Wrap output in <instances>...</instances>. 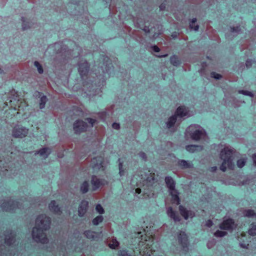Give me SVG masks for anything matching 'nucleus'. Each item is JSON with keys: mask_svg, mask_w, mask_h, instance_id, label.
I'll return each instance as SVG.
<instances>
[{"mask_svg": "<svg viewBox=\"0 0 256 256\" xmlns=\"http://www.w3.org/2000/svg\"><path fill=\"white\" fill-rule=\"evenodd\" d=\"M112 126L114 129L118 130L120 128L119 124L114 122L112 124Z\"/></svg>", "mask_w": 256, "mask_h": 256, "instance_id": "864d4df0", "label": "nucleus"}, {"mask_svg": "<svg viewBox=\"0 0 256 256\" xmlns=\"http://www.w3.org/2000/svg\"><path fill=\"white\" fill-rule=\"evenodd\" d=\"M96 210L100 214H102L104 212V210L102 206L100 204H98L96 206Z\"/></svg>", "mask_w": 256, "mask_h": 256, "instance_id": "79ce46f5", "label": "nucleus"}, {"mask_svg": "<svg viewBox=\"0 0 256 256\" xmlns=\"http://www.w3.org/2000/svg\"><path fill=\"white\" fill-rule=\"evenodd\" d=\"M34 66L37 68L39 74H42L44 72L43 68L40 63L38 61L34 62Z\"/></svg>", "mask_w": 256, "mask_h": 256, "instance_id": "4c0bfd02", "label": "nucleus"}, {"mask_svg": "<svg viewBox=\"0 0 256 256\" xmlns=\"http://www.w3.org/2000/svg\"><path fill=\"white\" fill-rule=\"evenodd\" d=\"M204 134L202 130H196L191 134V138L193 140L198 141L200 140L202 136Z\"/></svg>", "mask_w": 256, "mask_h": 256, "instance_id": "b1692460", "label": "nucleus"}, {"mask_svg": "<svg viewBox=\"0 0 256 256\" xmlns=\"http://www.w3.org/2000/svg\"><path fill=\"white\" fill-rule=\"evenodd\" d=\"M249 246L248 243L247 242H242L240 243V246L242 248H248V246Z\"/></svg>", "mask_w": 256, "mask_h": 256, "instance_id": "09e8293b", "label": "nucleus"}, {"mask_svg": "<svg viewBox=\"0 0 256 256\" xmlns=\"http://www.w3.org/2000/svg\"><path fill=\"white\" fill-rule=\"evenodd\" d=\"M218 169V168L216 166H211L209 168V170L212 172H214L216 170Z\"/></svg>", "mask_w": 256, "mask_h": 256, "instance_id": "6e6d98bb", "label": "nucleus"}, {"mask_svg": "<svg viewBox=\"0 0 256 256\" xmlns=\"http://www.w3.org/2000/svg\"><path fill=\"white\" fill-rule=\"evenodd\" d=\"M141 192H142V190L140 188H137L136 189V192L138 194H140Z\"/></svg>", "mask_w": 256, "mask_h": 256, "instance_id": "bf43d9fd", "label": "nucleus"}, {"mask_svg": "<svg viewBox=\"0 0 256 256\" xmlns=\"http://www.w3.org/2000/svg\"><path fill=\"white\" fill-rule=\"evenodd\" d=\"M104 218L102 216H98L92 220V224L94 226L98 225L100 222H102Z\"/></svg>", "mask_w": 256, "mask_h": 256, "instance_id": "c9c22d12", "label": "nucleus"}, {"mask_svg": "<svg viewBox=\"0 0 256 256\" xmlns=\"http://www.w3.org/2000/svg\"><path fill=\"white\" fill-rule=\"evenodd\" d=\"M92 168L96 170H104L103 163L101 158H94L92 161Z\"/></svg>", "mask_w": 256, "mask_h": 256, "instance_id": "6ab92c4d", "label": "nucleus"}, {"mask_svg": "<svg viewBox=\"0 0 256 256\" xmlns=\"http://www.w3.org/2000/svg\"><path fill=\"white\" fill-rule=\"evenodd\" d=\"M170 62L174 66H178L180 64V61L177 56L174 54L170 57Z\"/></svg>", "mask_w": 256, "mask_h": 256, "instance_id": "bb28decb", "label": "nucleus"}, {"mask_svg": "<svg viewBox=\"0 0 256 256\" xmlns=\"http://www.w3.org/2000/svg\"><path fill=\"white\" fill-rule=\"evenodd\" d=\"M91 184L92 186V190H96L98 188L107 184L108 182L104 179L99 178L96 176H92Z\"/></svg>", "mask_w": 256, "mask_h": 256, "instance_id": "9d476101", "label": "nucleus"}, {"mask_svg": "<svg viewBox=\"0 0 256 256\" xmlns=\"http://www.w3.org/2000/svg\"><path fill=\"white\" fill-rule=\"evenodd\" d=\"M88 126V125L87 123L80 120H76L72 126L74 132L76 134H80L86 132Z\"/></svg>", "mask_w": 256, "mask_h": 256, "instance_id": "0eeeda50", "label": "nucleus"}, {"mask_svg": "<svg viewBox=\"0 0 256 256\" xmlns=\"http://www.w3.org/2000/svg\"><path fill=\"white\" fill-rule=\"evenodd\" d=\"M86 120L90 124V126L92 127L94 126V122H96V120L95 119L88 118H86Z\"/></svg>", "mask_w": 256, "mask_h": 256, "instance_id": "a18cd8bd", "label": "nucleus"}, {"mask_svg": "<svg viewBox=\"0 0 256 256\" xmlns=\"http://www.w3.org/2000/svg\"><path fill=\"white\" fill-rule=\"evenodd\" d=\"M22 29L23 30H26L31 28L30 24L28 22H26L24 17L22 18Z\"/></svg>", "mask_w": 256, "mask_h": 256, "instance_id": "f704fd0d", "label": "nucleus"}, {"mask_svg": "<svg viewBox=\"0 0 256 256\" xmlns=\"http://www.w3.org/2000/svg\"><path fill=\"white\" fill-rule=\"evenodd\" d=\"M2 208L6 211L13 210L18 208V202L16 200H10L4 202L2 204Z\"/></svg>", "mask_w": 256, "mask_h": 256, "instance_id": "f8f14e48", "label": "nucleus"}, {"mask_svg": "<svg viewBox=\"0 0 256 256\" xmlns=\"http://www.w3.org/2000/svg\"><path fill=\"white\" fill-rule=\"evenodd\" d=\"M232 156V149L228 148V147H224V150H222L220 152V158L227 161L228 167L230 169H232L234 166Z\"/></svg>", "mask_w": 256, "mask_h": 256, "instance_id": "39448f33", "label": "nucleus"}, {"mask_svg": "<svg viewBox=\"0 0 256 256\" xmlns=\"http://www.w3.org/2000/svg\"><path fill=\"white\" fill-rule=\"evenodd\" d=\"M141 30L145 32L146 34H150L152 28H150V24L148 23V26L146 25V22L144 24H139Z\"/></svg>", "mask_w": 256, "mask_h": 256, "instance_id": "7c9ffc66", "label": "nucleus"}, {"mask_svg": "<svg viewBox=\"0 0 256 256\" xmlns=\"http://www.w3.org/2000/svg\"><path fill=\"white\" fill-rule=\"evenodd\" d=\"M51 152V150L50 148H44L36 151L35 154H38L40 156L43 157L44 158H46L48 157Z\"/></svg>", "mask_w": 256, "mask_h": 256, "instance_id": "412c9836", "label": "nucleus"}, {"mask_svg": "<svg viewBox=\"0 0 256 256\" xmlns=\"http://www.w3.org/2000/svg\"><path fill=\"white\" fill-rule=\"evenodd\" d=\"M78 72L80 76L83 78L84 76H86L89 71L90 65L86 60H82L78 64Z\"/></svg>", "mask_w": 256, "mask_h": 256, "instance_id": "9b49d317", "label": "nucleus"}, {"mask_svg": "<svg viewBox=\"0 0 256 256\" xmlns=\"http://www.w3.org/2000/svg\"><path fill=\"white\" fill-rule=\"evenodd\" d=\"M2 170V172H4V173H5V172H5V171H8V170L6 168H4V170Z\"/></svg>", "mask_w": 256, "mask_h": 256, "instance_id": "e2e57ef3", "label": "nucleus"}, {"mask_svg": "<svg viewBox=\"0 0 256 256\" xmlns=\"http://www.w3.org/2000/svg\"><path fill=\"white\" fill-rule=\"evenodd\" d=\"M48 208L51 212L56 214H60L62 213L60 208L55 200L51 201L48 205Z\"/></svg>", "mask_w": 256, "mask_h": 256, "instance_id": "f3484780", "label": "nucleus"}, {"mask_svg": "<svg viewBox=\"0 0 256 256\" xmlns=\"http://www.w3.org/2000/svg\"><path fill=\"white\" fill-rule=\"evenodd\" d=\"M122 164L121 162H120L119 164V170H120V176H122L124 172L122 170Z\"/></svg>", "mask_w": 256, "mask_h": 256, "instance_id": "5fc2aeb1", "label": "nucleus"}, {"mask_svg": "<svg viewBox=\"0 0 256 256\" xmlns=\"http://www.w3.org/2000/svg\"><path fill=\"white\" fill-rule=\"evenodd\" d=\"M244 216L248 218L256 217V213L254 210L248 209L245 210Z\"/></svg>", "mask_w": 256, "mask_h": 256, "instance_id": "72a5a7b5", "label": "nucleus"}, {"mask_svg": "<svg viewBox=\"0 0 256 256\" xmlns=\"http://www.w3.org/2000/svg\"><path fill=\"white\" fill-rule=\"evenodd\" d=\"M205 225L208 227H211L213 225V222L212 220L210 219L206 220Z\"/></svg>", "mask_w": 256, "mask_h": 256, "instance_id": "de8ad7c7", "label": "nucleus"}, {"mask_svg": "<svg viewBox=\"0 0 256 256\" xmlns=\"http://www.w3.org/2000/svg\"><path fill=\"white\" fill-rule=\"evenodd\" d=\"M165 182L170 192H176V182L172 176H166L165 178Z\"/></svg>", "mask_w": 256, "mask_h": 256, "instance_id": "a211bd4d", "label": "nucleus"}, {"mask_svg": "<svg viewBox=\"0 0 256 256\" xmlns=\"http://www.w3.org/2000/svg\"><path fill=\"white\" fill-rule=\"evenodd\" d=\"M170 194L172 198V202L176 203V204H179L180 200L178 197V191L177 190H176V192L170 191Z\"/></svg>", "mask_w": 256, "mask_h": 256, "instance_id": "5701e85b", "label": "nucleus"}, {"mask_svg": "<svg viewBox=\"0 0 256 256\" xmlns=\"http://www.w3.org/2000/svg\"><path fill=\"white\" fill-rule=\"evenodd\" d=\"M119 256H128V253L126 250H120L119 252Z\"/></svg>", "mask_w": 256, "mask_h": 256, "instance_id": "8fccbe9b", "label": "nucleus"}, {"mask_svg": "<svg viewBox=\"0 0 256 256\" xmlns=\"http://www.w3.org/2000/svg\"><path fill=\"white\" fill-rule=\"evenodd\" d=\"M152 50L156 52H158L160 51V49L157 46H154L152 47Z\"/></svg>", "mask_w": 256, "mask_h": 256, "instance_id": "603ef678", "label": "nucleus"}, {"mask_svg": "<svg viewBox=\"0 0 256 256\" xmlns=\"http://www.w3.org/2000/svg\"><path fill=\"white\" fill-rule=\"evenodd\" d=\"M88 202L83 200L80 203L78 208V215L80 217H82L88 210Z\"/></svg>", "mask_w": 256, "mask_h": 256, "instance_id": "4468645a", "label": "nucleus"}, {"mask_svg": "<svg viewBox=\"0 0 256 256\" xmlns=\"http://www.w3.org/2000/svg\"><path fill=\"white\" fill-rule=\"evenodd\" d=\"M166 214L168 216L171 218L173 219L174 222H178L180 218L177 212L174 210L172 206L168 207L167 209Z\"/></svg>", "mask_w": 256, "mask_h": 256, "instance_id": "dca6fc26", "label": "nucleus"}, {"mask_svg": "<svg viewBox=\"0 0 256 256\" xmlns=\"http://www.w3.org/2000/svg\"><path fill=\"white\" fill-rule=\"evenodd\" d=\"M178 210L180 214L186 220H188L190 214H191V212L190 210H188L186 208L182 205L178 206Z\"/></svg>", "mask_w": 256, "mask_h": 256, "instance_id": "4be33fe9", "label": "nucleus"}, {"mask_svg": "<svg viewBox=\"0 0 256 256\" xmlns=\"http://www.w3.org/2000/svg\"><path fill=\"white\" fill-rule=\"evenodd\" d=\"M129 256H131L130 254H129Z\"/></svg>", "mask_w": 256, "mask_h": 256, "instance_id": "0e129e2a", "label": "nucleus"}, {"mask_svg": "<svg viewBox=\"0 0 256 256\" xmlns=\"http://www.w3.org/2000/svg\"><path fill=\"white\" fill-rule=\"evenodd\" d=\"M108 246L112 249H116L119 246V242L116 238H113L108 244Z\"/></svg>", "mask_w": 256, "mask_h": 256, "instance_id": "cd10ccee", "label": "nucleus"}, {"mask_svg": "<svg viewBox=\"0 0 256 256\" xmlns=\"http://www.w3.org/2000/svg\"><path fill=\"white\" fill-rule=\"evenodd\" d=\"M192 163L184 160H178V166L182 168H187L192 166Z\"/></svg>", "mask_w": 256, "mask_h": 256, "instance_id": "393cba45", "label": "nucleus"}, {"mask_svg": "<svg viewBox=\"0 0 256 256\" xmlns=\"http://www.w3.org/2000/svg\"><path fill=\"white\" fill-rule=\"evenodd\" d=\"M48 101V98L46 96L43 95L40 98V108L42 109L45 107V104Z\"/></svg>", "mask_w": 256, "mask_h": 256, "instance_id": "473e14b6", "label": "nucleus"}, {"mask_svg": "<svg viewBox=\"0 0 256 256\" xmlns=\"http://www.w3.org/2000/svg\"><path fill=\"white\" fill-rule=\"evenodd\" d=\"M159 58H164V57H166L168 56V54H161V55H158L157 56Z\"/></svg>", "mask_w": 256, "mask_h": 256, "instance_id": "13d9d810", "label": "nucleus"}, {"mask_svg": "<svg viewBox=\"0 0 256 256\" xmlns=\"http://www.w3.org/2000/svg\"><path fill=\"white\" fill-rule=\"evenodd\" d=\"M178 242L181 246L183 248H188V242L186 234L184 232L180 231L178 236Z\"/></svg>", "mask_w": 256, "mask_h": 256, "instance_id": "ddd939ff", "label": "nucleus"}, {"mask_svg": "<svg viewBox=\"0 0 256 256\" xmlns=\"http://www.w3.org/2000/svg\"><path fill=\"white\" fill-rule=\"evenodd\" d=\"M197 148H201V146L196 144H188L186 146V149L188 152H194L196 150Z\"/></svg>", "mask_w": 256, "mask_h": 256, "instance_id": "c85d7f7f", "label": "nucleus"}, {"mask_svg": "<svg viewBox=\"0 0 256 256\" xmlns=\"http://www.w3.org/2000/svg\"><path fill=\"white\" fill-rule=\"evenodd\" d=\"M54 48L56 54V58L60 60L68 58L71 54L70 50H68L66 45L59 43L55 44Z\"/></svg>", "mask_w": 256, "mask_h": 256, "instance_id": "7ed1b4c3", "label": "nucleus"}, {"mask_svg": "<svg viewBox=\"0 0 256 256\" xmlns=\"http://www.w3.org/2000/svg\"><path fill=\"white\" fill-rule=\"evenodd\" d=\"M100 233H98L90 230H86L84 232V236L88 239L92 240H98L100 238Z\"/></svg>", "mask_w": 256, "mask_h": 256, "instance_id": "2eb2a0df", "label": "nucleus"}, {"mask_svg": "<svg viewBox=\"0 0 256 256\" xmlns=\"http://www.w3.org/2000/svg\"><path fill=\"white\" fill-rule=\"evenodd\" d=\"M46 230L38 228V227H34L32 232L34 240L43 244H47L48 242V240L46 233Z\"/></svg>", "mask_w": 256, "mask_h": 256, "instance_id": "f03ea898", "label": "nucleus"}, {"mask_svg": "<svg viewBox=\"0 0 256 256\" xmlns=\"http://www.w3.org/2000/svg\"><path fill=\"white\" fill-rule=\"evenodd\" d=\"M252 60H247L246 62V66L248 68H249L252 67Z\"/></svg>", "mask_w": 256, "mask_h": 256, "instance_id": "49530a36", "label": "nucleus"}, {"mask_svg": "<svg viewBox=\"0 0 256 256\" xmlns=\"http://www.w3.org/2000/svg\"><path fill=\"white\" fill-rule=\"evenodd\" d=\"M177 118L176 116L173 115L169 118L168 122H166V126L168 128H171L172 127L176 121Z\"/></svg>", "mask_w": 256, "mask_h": 256, "instance_id": "a878e982", "label": "nucleus"}, {"mask_svg": "<svg viewBox=\"0 0 256 256\" xmlns=\"http://www.w3.org/2000/svg\"><path fill=\"white\" fill-rule=\"evenodd\" d=\"M237 166L239 168H243L246 164V161L244 159H239L237 160Z\"/></svg>", "mask_w": 256, "mask_h": 256, "instance_id": "ea45409f", "label": "nucleus"}, {"mask_svg": "<svg viewBox=\"0 0 256 256\" xmlns=\"http://www.w3.org/2000/svg\"><path fill=\"white\" fill-rule=\"evenodd\" d=\"M4 242L8 246H10L14 243L16 241V234L10 230H6L3 234Z\"/></svg>", "mask_w": 256, "mask_h": 256, "instance_id": "6e6552de", "label": "nucleus"}, {"mask_svg": "<svg viewBox=\"0 0 256 256\" xmlns=\"http://www.w3.org/2000/svg\"><path fill=\"white\" fill-rule=\"evenodd\" d=\"M196 22V18H193L190 24V28L194 30H198L199 28V26L198 25L194 24V23Z\"/></svg>", "mask_w": 256, "mask_h": 256, "instance_id": "e433bc0d", "label": "nucleus"}, {"mask_svg": "<svg viewBox=\"0 0 256 256\" xmlns=\"http://www.w3.org/2000/svg\"><path fill=\"white\" fill-rule=\"evenodd\" d=\"M164 6L163 4H162L160 6V9L162 10H164Z\"/></svg>", "mask_w": 256, "mask_h": 256, "instance_id": "052dcab7", "label": "nucleus"}, {"mask_svg": "<svg viewBox=\"0 0 256 256\" xmlns=\"http://www.w3.org/2000/svg\"><path fill=\"white\" fill-rule=\"evenodd\" d=\"M252 158L254 164L256 166V153L252 154Z\"/></svg>", "mask_w": 256, "mask_h": 256, "instance_id": "4d7b16f0", "label": "nucleus"}, {"mask_svg": "<svg viewBox=\"0 0 256 256\" xmlns=\"http://www.w3.org/2000/svg\"><path fill=\"white\" fill-rule=\"evenodd\" d=\"M240 30V26H236V27H232L231 28V30L232 32H238Z\"/></svg>", "mask_w": 256, "mask_h": 256, "instance_id": "3c124183", "label": "nucleus"}, {"mask_svg": "<svg viewBox=\"0 0 256 256\" xmlns=\"http://www.w3.org/2000/svg\"><path fill=\"white\" fill-rule=\"evenodd\" d=\"M239 93L242 94L250 96L251 97H252L254 96V94L252 92H248V90H240L239 92Z\"/></svg>", "mask_w": 256, "mask_h": 256, "instance_id": "c03bdc74", "label": "nucleus"}, {"mask_svg": "<svg viewBox=\"0 0 256 256\" xmlns=\"http://www.w3.org/2000/svg\"><path fill=\"white\" fill-rule=\"evenodd\" d=\"M226 165L228 166V162L225 160H223L222 162V163L221 166H220V169L223 172H225L226 170Z\"/></svg>", "mask_w": 256, "mask_h": 256, "instance_id": "37998d69", "label": "nucleus"}, {"mask_svg": "<svg viewBox=\"0 0 256 256\" xmlns=\"http://www.w3.org/2000/svg\"><path fill=\"white\" fill-rule=\"evenodd\" d=\"M148 226L142 232H138L136 236L129 240V250H132L136 255L141 256H156L154 249V234L153 226L148 230Z\"/></svg>", "mask_w": 256, "mask_h": 256, "instance_id": "f257e3e1", "label": "nucleus"}, {"mask_svg": "<svg viewBox=\"0 0 256 256\" xmlns=\"http://www.w3.org/2000/svg\"><path fill=\"white\" fill-rule=\"evenodd\" d=\"M4 71L1 68H0V74H4Z\"/></svg>", "mask_w": 256, "mask_h": 256, "instance_id": "680f3d73", "label": "nucleus"}, {"mask_svg": "<svg viewBox=\"0 0 256 256\" xmlns=\"http://www.w3.org/2000/svg\"><path fill=\"white\" fill-rule=\"evenodd\" d=\"M89 184L88 182L84 181L81 185L80 190L82 194L86 193L88 190Z\"/></svg>", "mask_w": 256, "mask_h": 256, "instance_id": "2f4dec72", "label": "nucleus"}, {"mask_svg": "<svg viewBox=\"0 0 256 256\" xmlns=\"http://www.w3.org/2000/svg\"><path fill=\"white\" fill-rule=\"evenodd\" d=\"M28 133V129L20 125L16 126L12 130V136L14 138H22Z\"/></svg>", "mask_w": 256, "mask_h": 256, "instance_id": "423d86ee", "label": "nucleus"}, {"mask_svg": "<svg viewBox=\"0 0 256 256\" xmlns=\"http://www.w3.org/2000/svg\"><path fill=\"white\" fill-rule=\"evenodd\" d=\"M227 234V232L224 231L217 230L215 232L214 235L217 238H222Z\"/></svg>", "mask_w": 256, "mask_h": 256, "instance_id": "58836bf2", "label": "nucleus"}, {"mask_svg": "<svg viewBox=\"0 0 256 256\" xmlns=\"http://www.w3.org/2000/svg\"><path fill=\"white\" fill-rule=\"evenodd\" d=\"M210 77H212V78H214L217 80H219L222 78V76L220 74H218V72H211L210 74Z\"/></svg>", "mask_w": 256, "mask_h": 256, "instance_id": "a19ab883", "label": "nucleus"}, {"mask_svg": "<svg viewBox=\"0 0 256 256\" xmlns=\"http://www.w3.org/2000/svg\"><path fill=\"white\" fill-rule=\"evenodd\" d=\"M187 114L188 110L184 106H178L174 114L176 116V118H178V116L180 118L186 116Z\"/></svg>", "mask_w": 256, "mask_h": 256, "instance_id": "aec40b11", "label": "nucleus"}, {"mask_svg": "<svg viewBox=\"0 0 256 256\" xmlns=\"http://www.w3.org/2000/svg\"><path fill=\"white\" fill-rule=\"evenodd\" d=\"M248 233L250 236H254L256 235V222H252L250 224Z\"/></svg>", "mask_w": 256, "mask_h": 256, "instance_id": "c756f323", "label": "nucleus"}, {"mask_svg": "<svg viewBox=\"0 0 256 256\" xmlns=\"http://www.w3.org/2000/svg\"><path fill=\"white\" fill-rule=\"evenodd\" d=\"M50 218L45 214H42L36 218L34 227L48 230L50 228Z\"/></svg>", "mask_w": 256, "mask_h": 256, "instance_id": "20e7f679", "label": "nucleus"}, {"mask_svg": "<svg viewBox=\"0 0 256 256\" xmlns=\"http://www.w3.org/2000/svg\"><path fill=\"white\" fill-rule=\"evenodd\" d=\"M236 226L234 221L232 218H228L224 220L219 225V228L222 230H232Z\"/></svg>", "mask_w": 256, "mask_h": 256, "instance_id": "1a4fd4ad", "label": "nucleus"}]
</instances>
